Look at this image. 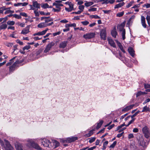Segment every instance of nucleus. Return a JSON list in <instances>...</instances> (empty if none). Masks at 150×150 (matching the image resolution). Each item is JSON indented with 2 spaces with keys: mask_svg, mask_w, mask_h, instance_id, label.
<instances>
[{
  "mask_svg": "<svg viewBox=\"0 0 150 150\" xmlns=\"http://www.w3.org/2000/svg\"><path fill=\"white\" fill-rule=\"evenodd\" d=\"M21 142H25V149L27 150L33 148L37 150H43V149L36 143L35 141H38V138L36 139L27 138L25 139L19 140Z\"/></svg>",
  "mask_w": 150,
  "mask_h": 150,
  "instance_id": "1",
  "label": "nucleus"
},
{
  "mask_svg": "<svg viewBox=\"0 0 150 150\" xmlns=\"http://www.w3.org/2000/svg\"><path fill=\"white\" fill-rule=\"evenodd\" d=\"M41 141L42 144L45 147L50 149H54L60 145L59 143L57 141L53 139L51 142L50 140L45 138H38V141Z\"/></svg>",
  "mask_w": 150,
  "mask_h": 150,
  "instance_id": "2",
  "label": "nucleus"
},
{
  "mask_svg": "<svg viewBox=\"0 0 150 150\" xmlns=\"http://www.w3.org/2000/svg\"><path fill=\"white\" fill-rule=\"evenodd\" d=\"M5 136V134L0 133V143L1 145L6 150H14L13 147L10 144L8 141L3 138Z\"/></svg>",
  "mask_w": 150,
  "mask_h": 150,
  "instance_id": "3",
  "label": "nucleus"
},
{
  "mask_svg": "<svg viewBox=\"0 0 150 150\" xmlns=\"http://www.w3.org/2000/svg\"><path fill=\"white\" fill-rule=\"evenodd\" d=\"M78 138L76 137H71L67 138H65L60 139V141L61 143H70L73 142L77 140Z\"/></svg>",
  "mask_w": 150,
  "mask_h": 150,
  "instance_id": "4",
  "label": "nucleus"
},
{
  "mask_svg": "<svg viewBox=\"0 0 150 150\" xmlns=\"http://www.w3.org/2000/svg\"><path fill=\"white\" fill-rule=\"evenodd\" d=\"M65 4L68 5L69 8L65 7V10L68 12H70L74 10V4L70 1H67L64 3Z\"/></svg>",
  "mask_w": 150,
  "mask_h": 150,
  "instance_id": "5",
  "label": "nucleus"
},
{
  "mask_svg": "<svg viewBox=\"0 0 150 150\" xmlns=\"http://www.w3.org/2000/svg\"><path fill=\"white\" fill-rule=\"evenodd\" d=\"M29 6L30 7V10H34L35 9V8L38 9L40 8V4L36 1H33L32 5H29Z\"/></svg>",
  "mask_w": 150,
  "mask_h": 150,
  "instance_id": "6",
  "label": "nucleus"
},
{
  "mask_svg": "<svg viewBox=\"0 0 150 150\" xmlns=\"http://www.w3.org/2000/svg\"><path fill=\"white\" fill-rule=\"evenodd\" d=\"M138 144L140 146H141L144 148L146 147V146L145 142L144 141V139L142 137H140L139 139L138 138Z\"/></svg>",
  "mask_w": 150,
  "mask_h": 150,
  "instance_id": "7",
  "label": "nucleus"
},
{
  "mask_svg": "<svg viewBox=\"0 0 150 150\" xmlns=\"http://www.w3.org/2000/svg\"><path fill=\"white\" fill-rule=\"evenodd\" d=\"M16 150H23V146L22 144L16 141L14 143Z\"/></svg>",
  "mask_w": 150,
  "mask_h": 150,
  "instance_id": "8",
  "label": "nucleus"
},
{
  "mask_svg": "<svg viewBox=\"0 0 150 150\" xmlns=\"http://www.w3.org/2000/svg\"><path fill=\"white\" fill-rule=\"evenodd\" d=\"M100 36L102 39L103 40H105L106 39V34L105 28H104L101 30Z\"/></svg>",
  "mask_w": 150,
  "mask_h": 150,
  "instance_id": "9",
  "label": "nucleus"
},
{
  "mask_svg": "<svg viewBox=\"0 0 150 150\" xmlns=\"http://www.w3.org/2000/svg\"><path fill=\"white\" fill-rule=\"evenodd\" d=\"M61 3V1L58 0L56 1L55 2L53 3V6H55V7L58 9H59L60 10H61V8L60 7L61 6H63V5Z\"/></svg>",
  "mask_w": 150,
  "mask_h": 150,
  "instance_id": "10",
  "label": "nucleus"
},
{
  "mask_svg": "<svg viewBox=\"0 0 150 150\" xmlns=\"http://www.w3.org/2000/svg\"><path fill=\"white\" fill-rule=\"evenodd\" d=\"M95 33H87L86 34L84 35L83 36V37L86 39H89L94 38L95 37Z\"/></svg>",
  "mask_w": 150,
  "mask_h": 150,
  "instance_id": "11",
  "label": "nucleus"
},
{
  "mask_svg": "<svg viewBox=\"0 0 150 150\" xmlns=\"http://www.w3.org/2000/svg\"><path fill=\"white\" fill-rule=\"evenodd\" d=\"M142 131L144 134L145 137L146 138H148L149 136V133L148 128L145 126L142 129Z\"/></svg>",
  "mask_w": 150,
  "mask_h": 150,
  "instance_id": "12",
  "label": "nucleus"
},
{
  "mask_svg": "<svg viewBox=\"0 0 150 150\" xmlns=\"http://www.w3.org/2000/svg\"><path fill=\"white\" fill-rule=\"evenodd\" d=\"M48 30L49 29L48 28H47L45 30H44L42 31L39 32L38 33H35L33 34V36H35L36 35L40 36L44 35L46 33Z\"/></svg>",
  "mask_w": 150,
  "mask_h": 150,
  "instance_id": "13",
  "label": "nucleus"
},
{
  "mask_svg": "<svg viewBox=\"0 0 150 150\" xmlns=\"http://www.w3.org/2000/svg\"><path fill=\"white\" fill-rule=\"evenodd\" d=\"M135 105H132L128 106H126L122 109V112H127L132 109Z\"/></svg>",
  "mask_w": 150,
  "mask_h": 150,
  "instance_id": "14",
  "label": "nucleus"
},
{
  "mask_svg": "<svg viewBox=\"0 0 150 150\" xmlns=\"http://www.w3.org/2000/svg\"><path fill=\"white\" fill-rule=\"evenodd\" d=\"M44 19L45 23H47L53 21V19L50 18V17H43L41 18V20H42Z\"/></svg>",
  "mask_w": 150,
  "mask_h": 150,
  "instance_id": "15",
  "label": "nucleus"
},
{
  "mask_svg": "<svg viewBox=\"0 0 150 150\" xmlns=\"http://www.w3.org/2000/svg\"><path fill=\"white\" fill-rule=\"evenodd\" d=\"M29 28L30 26H28L22 30L21 33L23 35H25L28 33L30 32Z\"/></svg>",
  "mask_w": 150,
  "mask_h": 150,
  "instance_id": "16",
  "label": "nucleus"
},
{
  "mask_svg": "<svg viewBox=\"0 0 150 150\" xmlns=\"http://www.w3.org/2000/svg\"><path fill=\"white\" fill-rule=\"evenodd\" d=\"M53 45L54 44L52 43L49 44L46 47L44 50V52L46 53L48 52Z\"/></svg>",
  "mask_w": 150,
  "mask_h": 150,
  "instance_id": "17",
  "label": "nucleus"
},
{
  "mask_svg": "<svg viewBox=\"0 0 150 150\" xmlns=\"http://www.w3.org/2000/svg\"><path fill=\"white\" fill-rule=\"evenodd\" d=\"M109 44L113 47H116V45L113 40L110 38H107Z\"/></svg>",
  "mask_w": 150,
  "mask_h": 150,
  "instance_id": "18",
  "label": "nucleus"
},
{
  "mask_svg": "<svg viewBox=\"0 0 150 150\" xmlns=\"http://www.w3.org/2000/svg\"><path fill=\"white\" fill-rule=\"evenodd\" d=\"M11 7L8 8H5V10L6 11L4 12V14H9V13H12L14 12V11H11L10 9H11Z\"/></svg>",
  "mask_w": 150,
  "mask_h": 150,
  "instance_id": "19",
  "label": "nucleus"
},
{
  "mask_svg": "<svg viewBox=\"0 0 150 150\" xmlns=\"http://www.w3.org/2000/svg\"><path fill=\"white\" fill-rule=\"evenodd\" d=\"M129 53L130 55L133 57H134V51L133 48L131 47H129L128 49Z\"/></svg>",
  "mask_w": 150,
  "mask_h": 150,
  "instance_id": "20",
  "label": "nucleus"
},
{
  "mask_svg": "<svg viewBox=\"0 0 150 150\" xmlns=\"http://www.w3.org/2000/svg\"><path fill=\"white\" fill-rule=\"evenodd\" d=\"M7 25L4 22H2L0 24V30L5 29L7 28Z\"/></svg>",
  "mask_w": 150,
  "mask_h": 150,
  "instance_id": "21",
  "label": "nucleus"
},
{
  "mask_svg": "<svg viewBox=\"0 0 150 150\" xmlns=\"http://www.w3.org/2000/svg\"><path fill=\"white\" fill-rule=\"evenodd\" d=\"M121 27L122 30L120 29V31H121L122 32L121 34L122 35V38L123 40H124L125 38V30L123 28V26H122Z\"/></svg>",
  "mask_w": 150,
  "mask_h": 150,
  "instance_id": "22",
  "label": "nucleus"
},
{
  "mask_svg": "<svg viewBox=\"0 0 150 150\" xmlns=\"http://www.w3.org/2000/svg\"><path fill=\"white\" fill-rule=\"evenodd\" d=\"M125 125L124 124H122L117 127V130H119V132H121L126 129V127L122 128Z\"/></svg>",
  "mask_w": 150,
  "mask_h": 150,
  "instance_id": "23",
  "label": "nucleus"
},
{
  "mask_svg": "<svg viewBox=\"0 0 150 150\" xmlns=\"http://www.w3.org/2000/svg\"><path fill=\"white\" fill-rule=\"evenodd\" d=\"M101 1H103V4H112L115 2V0H102Z\"/></svg>",
  "mask_w": 150,
  "mask_h": 150,
  "instance_id": "24",
  "label": "nucleus"
},
{
  "mask_svg": "<svg viewBox=\"0 0 150 150\" xmlns=\"http://www.w3.org/2000/svg\"><path fill=\"white\" fill-rule=\"evenodd\" d=\"M94 129H93L91 130H90L88 133L84 135L85 137H90L91 136L93 133V131H94Z\"/></svg>",
  "mask_w": 150,
  "mask_h": 150,
  "instance_id": "25",
  "label": "nucleus"
},
{
  "mask_svg": "<svg viewBox=\"0 0 150 150\" xmlns=\"http://www.w3.org/2000/svg\"><path fill=\"white\" fill-rule=\"evenodd\" d=\"M16 62H15L13 65L10 67L9 69V72L11 73L14 71L15 69V67L16 66Z\"/></svg>",
  "mask_w": 150,
  "mask_h": 150,
  "instance_id": "26",
  "label": "nucleus"
},
{
  "mask_svg": "<svg viewBox=\"0 0 150 150\" xmlns=\"http://www.w3.org/2000/svg\"><path fill=\"white\" fill-rule=\"evenodd\" d=\"M112 36L114 38H116L117 35V33L115 28L111 32Z\"/></svg>",
  "mask_w": 150,
  "mask_h": 150,
  "instance_id": "27",
  "label": "nucleus"
},
{
  "mask_svg": "<svg viewBox=\"0 0 150 150\" xmlns=\"http://www.w3.org/2000/svg\"><path fill=\"white\" fill-rule=\"evenodd\" d=\"M46 27H47L46 23L45 22L41 23L38 25V27L40 28H42Z\"/></svg>",
  "mask_w": 150,
  "mask_h": 150,
  "instance_id": "28",
  "label": "nucleus"
},
{
  "mask_svg": "<svg viewBox=\"0 0 150 150\" xmlns=\"http://www.w3.org/2000/svg\"><path fill=\"white\" fill-rule=\"evenodd\" d=\"M103 121L102 120H100L99 122L97 123V125L96 127V128L97 129L100 128L103 124Z\"/></svg>",
  "mask_w": 150,
  "mask_h": 150,
  "instance_id": "29",
  "label": "nucleus"
},
{
  "mask_svg": "<svg viewBox=\"0 0 150 150\" xmlns=\"http://www.w3.org/2000/svg\"><path fill=\"white\" fill-rule=\"evenodd\" d=\"M124 4V2L120 3L119 4L116 5L114 7V8L115 9L119 8L123 6Z\"/></svg>",
  "mask_w": 150,
  "mask_h": 150,
  "instance_id": "30",
  "label": "nucleus"
},
{
  "mask_svg": "<svg viewBox=\"0 0 150 150\" xmlns=\"http://www.w3.org/2000/svg\"><path fill=\"white\" fill-rule=\"evenodd\" d=\"M147 93L145 92H142L141 91H139L136 94V97H137L138 96H139L141 95L146 94Z\"/></svg>",
  "mask_w": 150,
  "mask_h": 150,
  "instance_id": "31",
  "label": "nucleus"
},
{
  "mask_svg": "<svg viewBox=\"0 0 150 150\" xmlns=\"http://www.w3.org/2000/svg\"><path fill=\"white\" fill-rule=\"evenodd\" d=\"M67 45V43L66 42H62L59 45V47L61 48H64Z\"/></svg>",
  "mask_w": 150,
  "mask_h": 150,
  "instance_id": "32",
  "label": "nucleus"
},
{
  "mask_svg": "<svg viewBox=\"0 0 150 150\" xmlns=\"http://www.w3.org/2000/svg\"><path fill=\"white\" fill-rule=\"evenodd\" d=\"M149 111V107L146 106H144L142 109V112H146Z\"/></svg>",
  "mask_w": 150,
  "mask_h": 150,
  "instance_id": "33",
  "label": "nucleus"
},
{
  "mask_svg": "<svg viewBox=\"0 0 150 150\" xmlns=\"http://www.w3.org/2000/svg\"><path fill=\"white\" fill-rule=\"evenodd\" d=\"M93 4V2H87L86 1V2L85 3L84 5L88 7L89 6Z\"/></svg>",
  "mask_w": 150,
  "mask_h": 150,
  "instance_id": "34",
  "label": "nucleus"
},
{
  "mask_svg": "<svg viewBox=\"0 0 150 150\" xmlns=\"http://www.w3.org/2000/svg\"><path fill=\"white\" fill-rule=\"evenodd\" d=\"M135 18V16L134 15H133L128 20L127 23V24H128L129 25L131 23H132V19H134Z\"/></svg>",
  "mask_w": 150,
  "mask_h": 150,
  "instance_id": "35",
  "label": "nucleus"
},
{
  "mask_svg": "<svg viewBox=\"0 0 150 150\" xmlns=\"http://www.w3.org/2000/svg\"><path fill=\"white\" fill-rule=\"evenodd\" d=\"M41 6L42 8L45 9L49 7V5L47 3H42L41 4Z\"/></svg>",
  "mask_w": 150,
  "mask_h": 150,
  "instance_id": "36",
  "label": "nucleus"
},
{
  "mask_svg": "<svg viewBox=\"0 0 150 150\" xmlns=\"http://www.w3.org/2000/svg\"><path fill=\"white\" fill-rule=\"evenodd\" d=\"M15 57H14L12 59L10 60V62L6 64V66H8L11 65L13 62V60L15 59Z\"/></svg>",
  "mask_w": 150,
  "mask_h": 150,
  "instance_id": "37",
  "label": "nucleus"
},
{
  "mask_svg": "<svg viewBox=\"0 0 150 150\" xmlns=\"http://www.w3.org/2000/svg\"><path fill=\"white\" fill-rule=\"evenodd\" d=\"M84 6L83 5H79L78 7V8L82 12L83 11L84 9Z\"/></svg>",
  "mask_w": 150,
  "mask_h": 150,
  "instance_id": "38",
  "label": "nucleus"
},
{
  "mask_svg": "<svg viewBox=\"0 0 150 150\" xmlns=\"http://www.w3.org/2000/svg\"><path fill=\"white\" fill-rule=\"evenodd\" d=\"M96 139V138L95 137H92L89 138V142L90 143H92L93 142L95 141Z\"/></svg>",
  "mask_w": 150,
  "mask_h": 150,
  "instance_id": "39",
  "label": "nucleus"
},
{
  "mask_svg": "<svg viewBox=\"0 0 150 150\" xmlns=\"http://www.w3.org/2000/svg\"><path fill=\"white\" fill-rule=\"evenodd\" d=\"M90 17L91 18H94L95 19H100V18L97 15H92L90 16Z\"/></svg>",
  "mask_w": 150,
  "mask_h": 150,
  "instance_id": "40",
  "label": "nucleus"
},
{
  "mask_svg": "<svg viewBox=\"0 0 150 150\" xmlns=\"http://www.w3.org/2000/svg\"><path fill=\"white\" fill-rule=\"evenodd\" d=\"M7 24L9 25H13L15 24V22L13 21H7Z\"/></svg>",
  "mask_w": 150,
  "mask_h": 150,
  "instance_id": "41",
  "label": "nucleus"
},
{
  "mask_svg": "<svg viewBox=\"0 0 150 150\" xmlns=\"http://www.w3.org/2000/svg\"><path fill=\"white\" fill-rule=\"evenodd\" d=\"M124 14V12L122 11L116 14L117 17H120L123 16Z\"/></svg>",
  "mask_w": 150,
  "mask_h": 150,
  "instance_id": "42",
  "label": "nucleus"
},
{
  "mask_svg": "<svg viewBox=\"0 0 150 150\" xmlns=\"http://www.w3.org/2000/svg\"><path fill=\"white\" fill-rule=\"evenodd\" d=\"M97 10V8H94L91 7L90 8L88 9V11L90 12L91 11H96Z\"/></svg>",
  "mask_w": 150,
  "mask_h": 150,
  "instance_id": "43",
  "label": "nucleus"
},
{
  "mask_svg": "<svg viewBox=\"0 0 150 150\" xmlns=\"http://www.w3.org/2000/svg\"><path fill=\"white\" fill-rule=\"evenodd\" d=\"M6 45L8 47H11L13 45V44L12 43L7 42L6 43Z\"/></svg>",
  "mask_w": 150,
  "mask_h": 150,
  "instance_id": "44",
  "label": "nucleus"
},
{
  "mask_svg": "<svg viewBox=\"0 0 150 150\" xmlns=\"http://www.w3.org/2000/svg\"><path fill=\"white\" fill-rule=\"evenodd\" d=\"M17 24L20 26L21 27H25V23H21L20 22H18Z\"/></svg>",
  "mask_w": 150,
  "mask_h": 150,
  "instance_id": "45",
  "label": "nucleus"
},
{
  "mask_svg": "<svg viewBox=\"0 0 150 150\" xmlns=\"http://www.w3.org/2000/svg\"><path fill=\"white\" fill-rule=\"evenodd\" d=\"M81 23L84 25H86L89 23V22L87 21H82Z\"/></svg>",
  "mask_w": 150,
  "mask_h": 150,
  "instance_id": "46",
  "label": "nucleus"
},
{
  "mask_svg": "<svg viewBox=\"0 0 150 150\" xmlns=\"http://www.w3.org/2000/svg\"><path fill=\"white\" fill-rule=\"evenodd\" d=\"M134 3V1H132L129 3L126 6V7L127 8H129L131 6L132 4Z\"/></svg>",
  "mask_w": 150,
  "mask_h": 150,
  "instance_id": "47",
  "label": "nucleus"
},
{
  "mask_svg": "<svg viewBox=\"0 0 150 150\" xmlns=\"http://www.w3.org/2000/svg\"><path fill=\"white\" fill-rule=\"evenodd\" d=\"M13 16L16 18H17L18 19H20L21 18V17L20 15L16 14H14L13 15Z\"/></svg>",
  "mask_w": 150,
  "mask_h": 150,
  "instance_id": "48",
  "label": "nucleus"
},
{
  "mask_svg": "<svg viewBox=\"0 0 150 150\" xmlns=\"http://www.w3.org/2000/svg\"><path fill=\"white\" fill-rule=\"evenodd\" d=\"M130 148L131 149L133 150L136 149V146L134 143H132L130 145Z\"/></svg>",
  "mask_w": 150,
  "mask_h": 150,
  "instance_id": "49",
  "label": "nucleus"
},
{
  "mask_svg": "<svg viewBox=\"0 0 150 150\" xmlns=\"http://www.w3.org/2000/svg\"><path fill=\"white\" fill-rule=\"evenodd\" d=\"M30 47L29 45H27L24 47L23 48V51H25V50H28L29 49Z\"/></svg>",
  "mask_w": 150,
  "mask_h": 150,
  "instance_id": "50",
  "label": "nucleus"
},
{
  "mask_svg": "<svg viewBox=\"0 0 150 150\" xmlns=\"http://www.w3.org/2000/svg\"><path fill=\"white\" fill-rule=\"evenodd\" d=\"M117 144V142L116 141H114L113 144H112L110 146V147L111 148H113Z\"/></svg>",
  "mask_w": 150,
  "mask_h": 150,
  "instance_id": "51",
  "label": "nucleus"
},
{
  "mask_svg": "<svg viewBox=\"0 0 150 150\" xmlns=\"http://www.w3.org/2000/svg\"><path fill=\"white\" fill-rule=\"evenodd\" d=\"M34 11V13L35 14V15L36 16H39V14L38 12V11L36 10L35 9L33 10Z\"/></svg>",
  "mask_w": 150,
  "mask_h": 150,
  "instance_id": "52",
  "label": "nucleus"
},
{
  "mask_svg": "<svg viewBox=\"0 0 150 150\" xmlns=\"http://www.w3.org/2000/svg\"><path fill=\"white\" fill-rule=\"evenodd\" d=\"M5 7H3L0 8V13H3L4 11H5Z\"/></svg>",
  "mask_w": 150,
  "mask_h": 150,
  "instance_id": "53",
  "label": "nucleus"
},
{
  "mask_svg": "<svg viewBox=\"0 0 150 150\" xmlns=\"http://www.w3.org/2000/svg\"><path fill=\"white\" fill-rule=\"evenodd\" d=\"M140 112V111L139 110L137 111L136 112H135L134 114L133 115H132L131 117L132 118H133L135 116H136L138 113H139Z\"/></svg>",
  "mask_w": 150,
  "mask_h": 150,
  "instance_id": "54",
  "label": "nucleus"
},
{
  "mask_svg": "<svg viewBox=\"0 0 150 150\" xmlns=\"http://www.w3.org/2000/svg\"><path fill=\"white\" fill-rule=\"evenodd\" d=\"M60 22L61 23H67L68 22V21L66 19H64L61 20Z\"/></svg>",
  "mask_w": 150,
  "mask_h": 150,
  "instance_id": "55",
  "label": "nucleus"
},
{
  "mask_svg": "<svg viewBox=\"0 0 150 150\" xmlns=\"http://www.w3.org/2000/svg\"><path fill=\"white\" fill-rule=\"evenodd\" d=\"M103 12L104 13L108 14L111 12V10H103Z\"/></svg>",
  "mask_w": 150,
  "mask_h": 150,
  "instance_id": "56",
  "label": "nucleus"
},
{
  "mask_svg": "<svg viewBox=\"0 0 150 150\" xmlns=\"http://www.w3.org/2000/svg\"><path fill=\"white\" fill-rule=\"evenodd\" d=\"M132 120H131L129 122L128 124V126L130 125V124H132V123H133L134 121L135 120V118H132Z\"/></svg>",
  "mask_w": 150,
  "mask_h": 150,
  "instance_id": "57",
  "label": "nucleus"
},
{
  "mask_svg": "<svg viewBox=\"0 0 150 150\" xmlns=\"http://www.w3.org/2000/svg\"><path fill=\"white\" fill-rule=\"evenodd\" d=\"M20 15L23 16H24L25 17H27V15L26 13H24V12L21 13H20Z\"/></svg>",
  "mask_w": 150,
  "mask_h": 150,
  "instance_id": "58",
  "label": "nucleus"
},
{
  "mask_svg": "<svg viewBox=\"0 0 150 150\" xmlns=\"http://www.w3.org/2000/svg\"><path fill=\"white\" fill-rule=\"evenodd\" d=\"M141 23L143 22H145V18L144 16H141Z\"/></svg>",
  "mask_w": 150,
  "mask_h": 150,
  "instance_id": "59",
  "label": "nucleus"
},
{
  "mask_svg": "<svg viewBox=\"0 0 150 150\" xmlns=\"http://www.w3.org/2000/svg\"><path fill=\"white\" fill-rule=\"evenodd\" d=\"M144 85L146 89L150 88V85L149 84H145Z\"/></svg>",
  "mask_w": 150,
  "mask_h": 150,
  "instance_id": "60",
  "label": "nucleus"
},
{
  "mask_svg": "<svg viewBox=\"0 0 150 150\" xmlns=\"http://www.w3.org/2000/svg\"><path fill=\"white\" fill-rule=\"evenodd\" d=\"M16 42L19 44L20 45H23V43L20 40H18L16 41Z\"/></svg>",
  "mask_w": 150,
  "mask_h": 150,
  "instance_id": "61",
  "label": "nucleus"
},
{
  "mask_svg": "<svg viewBox=\"0 0 150 150\" xmlns=\"http://www.w3.org/2000/svg\"><path fill=\"white\" fill-rule=\"evenodd\" d=\"M52 10L54 12H59L61 11L59 9H58L57 8H54L52 9Z\"/></svg>",
  "mask_w": 150,
  "mask_h": 150,
  "instance_id": "62",
  "label": "nucleus"
},
{
  "mask_svg": "<svg viewBox=\"0 0 150 150\" xmlns=\"http://www.w3.org/2000/svg\"><path fill=\"white\" fill-rule=\"evenodd\" d=\"M115 41H116L117 44L118 46L120 47L121 46H122V45H121V44L117 41V40H115Z\"/></svg>",
  "mask_w": 150,
  "mask_h": 150,
  "instance_id": "63",
  "label": "nucleus"
},
{
  "mask_svg": "<svg viewBox=\"0 0 150 150\" xmlns=\"http://www.w3.org/2000/svg\"><path fill=\"white\" fill-rule=\"evenodd\" d=\"M144 6L146 7V8H148L150 7V4H146L144 5Z\"/></svg>",
  "mask_w": 150,
  "mask_h": 150,
  "instance_id": "64",
  "label": "nucleus"
}]
</instances>
